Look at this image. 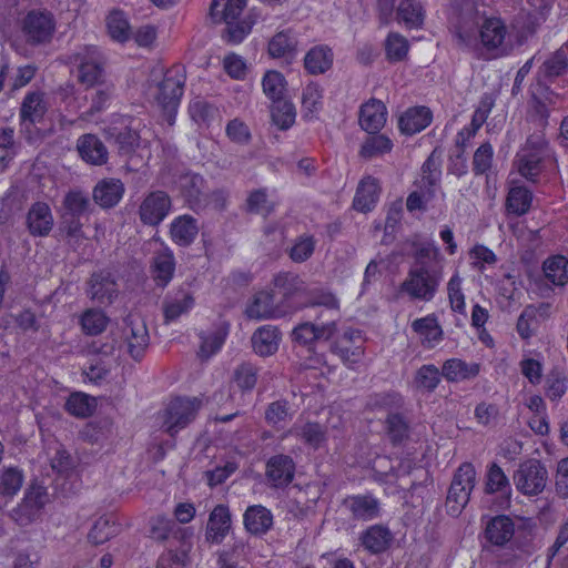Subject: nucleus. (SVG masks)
Masks as SVG:
<instances>
[{
	"mask_svg": "<svg viewBox=\"0 0 568 568\" xmlns=\"http://www.w3.org/2000/svg\"><path fill=\"white\" fill-rule=\"evenodd\" d=\"M394 540L390 529L382 524L368 526L359 535V541L363 548L371 555H381L386 552Z\"/></svg>",
	"mask_w": 568,
	"mask_h": 568,
	"instance_id": "obj_21",
	"label": "nucleus"
},
{
	"mask_svg": "<svg viewBox=\"0 0 568 568\" xmlns=\"http://www.w3.org/2000/svg\"><path fill=\"white\" fill-rule=\"evenodd\" d=\"M135 122L132 115L112 114L104 129L105 136L113 141L120 156L131 158L140 148L141 135Z\"/></svg>",
	"mask_w": 568,
	"mask_h": 568,
	"instance_id": "obj_7",
	"label": "nucleus"
},
{
	"mask_svg": "<svg viewBox=\"0 0 568 568\" xmlns=\"http://www.w3.org/2000/svg\"><path fill=\"white\" fill-rule=\"evenodd\" d=\"M258 369L251 363H242L233 373L232 382L244 394L251 393L257 383Z\"/></svg>",
	"mask_w": 568,
	"mask_h": 568,
	"instance_id": "obj_63",
	"label": "nucleus"
},
{
	"mask_svg": "<svg viewBox=\"0 0 568 568\" xmlns=\"http://www.w3.org/2000/svg\"><path fill=\"white\" fill-rule=\"evenodd\" d=\"M243 525L246 532L255 537L266 535L274 525L272 511L261 505H250L243 514Z\"/></svg>",
	"mask_w": 568,
	"mask_h": 568,
	"instance_id": "obj_22",
	"label": "nucleus"
},
{
	"mask_svg": "<svg viewBox=\"0 0 568 568\" xmlns=\"http://www.w3.org/2000/svg\"><path fill=\"white\" fill-rule=\"evenodd\" d=\"M195 304L193 293L190 290L179 287L170 292L163 301V316L165 323L176 321L183 314H187Z\"/></svg>",
	"mask_w": 568,
	"mask_h": 568,
	"instance_id": "obj_23",
	"label": "nucleus"
},
{
	"mask_svg": "<svg viewBox=\"0 0 568 568\" xmlns=\"http://www.w3.org/2000/svg\"><path fill=\"white\" fill-rule=\"evenodd\" d=\"M24 481L22 469L18 466H6L0 470V497L12 499Z\"/></svg>",
	"mask_w": 568,
	"mask_h": 568,
	"instance_id": "obj_51",
	"label": "nucleus"
},
{
	"mask_svg": "<svg viewBox=\"0 0 568 568\" xmlns=\"http://www.w3.org/2000/svg\"><path fill=\"white\" fill-rule=\"evenodd\" d=\"M311 305L316 311L315 317L322 315V320L333 321V323L337 325L339 318V301L332 292L321 291L314 294Z\"/></svg>",
	"mask_w": 568,
	"mask_h": 568,
	"instance_id": "obj_46",
	"label": "nucleus"
},
{
	"mask_svg": "<svg viewBox=\"0 0 568 568\" xmlns=\"http://www.w3.org/2000/svg\"><path fill=\"white\" fill-rule=\"evenodd\" d=\"M176 260L171 248L156 252L150 262V275L156 287L165 288L174 277Z\"/></svg>",
	"mask_w": 568,
	"mask_h": 568,
	"instance_id": "obj_19",
	"label": "nucleus"
},
{
	"mask_svg": "<svg viewBox=\"0 0 568 568\" xmlns=\"http://www.w3.org/2000/svg\"><path fill=\"white\" fill-rule=\"evenodd\" d=\"M197 234V220L190 214L179 215L170 224V237L178 246H190L195 241Z\"/></svg>",
	"mask_w": 568,
	"mask_h": 568,
	"instance_id": "obj_35",
	"label": "nucleus"
},
{
	"mask_svg": "<svg viewBox=\"0 0 568 568\" xmlns=\"http://www.w3.org/2000/svg\"><path fill=\"white\" fill-rule=\"evenodd\" d=\"M109 322L110 318L108 315L104 311L99 308H88L79 318L81 331L88 336H97L103 333L106 329Z\"/></svg>",
	"mask_w": 568,
	"mask_h": 568,
	"instance_id": "obj_52",
	"label": "nucleus"
},
{
	"mask_svg": "<svg viewBox=\"0 0 568 568\" xmlns=\"http://www.w3.org/2000/svg\"><path fill=\"white\" fill-rule=\"evenodd\" d=\"M230 327L229 322L220 321L212 331L199 334L201 343L197 355L201 359H209L222 349L230 334Z\"/></svg>",
	"mask_w": 568,
	"mask_h": 568,
	"instance_id": "obj_28",
	"label": "nucleus"
},
{
	"mask_svg": "<svg viewBox=\"0 0 568 568\" xmlns=\"http://www.w3.org/2000/svg\"><path fill=\"white\" fill-rule=\"evenodd\" d=\"M48 501V488L33 483L24 491L21 503L11 511L12 519L20 526H27L34 521L41 514Z\"/></svg>",
	"mask_w": 568,
	"mask_h": 568,
	"instance_id": "obj_11",
	"label": "nucleus"
},
{
	"mask_svg": "<svg viewBox=\"0 0 568 568\" xmlns=\"http://www.w3.org/2000/svg\"><path fill=\"white\" fill-rule=\"evenodd\" d=\"M476 484V469L465 462L456 469L446 497V510L450 517H458L467 506Z\"/></svg>",
	"mask_w": 568,
	"mask_h": 568,
	"instance_id": "obj_6",
	"label": "nucleus"
},
{
	"mask_svg": "<svg viewBox=\"0 0 568 568\" xmlns=\"http://www.w3.org/2000/svg\"><path fill=\"white\" fill-rule=\"evenodd\" d=\"M124 192L125 187L120 179L104 178L93 187L92 196L102 209H112L120 203Z\"/></svg>",
	"mask_w": 568,
	"mask_h": 568,
	"instance_id": "obj_26",
	"label": "nucleus"
},
{
	"mask_svg": "<svg viewBox=\"0 0 568 568\" xmlns=\"http://www.w3.org/2000/svg\"><path fill=\"white\" fill-rule=\"evenodd\" d=\"M333 64V51L326 45H316L304 58V68L311 74H322Z\"/></svg>",
	"mask_w": 568,
	"mask_h": 568,
	"instance_id": "obj_47",
	"label": "nucleus"
},
{
	"mask_svg": "<svg viewBox=\"0 0 568 568\" xmlns=\"http://www.w3.org/2000/svg\"><path fill=\"white\" fill-rule=\"evenodd\" d=\"M17 29L28 45H45L53 39L57 30V20L50 10L32 8L19 13Z\"/></svg>",
	"mask_w": 568,
	"mask_h": 568,
	"instance_id": "obj_2",
	"label": "nucleus"
},
{
	"mask_svg": "<svg viewBox=\"0 0 568 568\" xmlns=\"http://www.w3.org/2000/svg\"><path fill=\"white\" fill-rule=\"evenodd\" d=\"M365 343L366 338L361 329L346 327L334 337L331 351L347 368L355 369L365 355Z\"/></svg>",
	"mask_w": 568,
	"mask_h": 568,
	"instance_id": "obj_8",
	"label": "nucleus"
},
{
	"mask_svg": "<svg viewBox=\"0 0 568 568\" xmlns=\"http://www.w3.org/2000/svg\"><path fill=\"white\" fill-rule=\"evenodd\" d=\"M77 64L78 81L85 88H93L101 83L104 75L103 61L94 45H87L73 55Z\"/></svg>",
	"mask_w": 568,
	"mask_h": 568,
	"instance_id": "obj_12",
	"label": "nucleus"
},
{
	"mask_svg": "<svg viewBox=\"0 0 568 568\" xmlns=\"http://www.w3.org/2000/svg\"><path fill=\"white\" fill-rule=\"evenodd\" d=\"M189 114L192 121L199 126L209 128L216 119L220 118L219 108L202 98L192 100L189 104Z\"/></svg>",
	"mask_w": 568,
	"mask_h": 568,
	"instance_id": "obj_49",
	"label": "nucleus"
},
{
	"mask_svg": "<svg viewBox=\"0 0 568 568\" xmlns=\"http://www.w3.org/2000/svg\"><path fill=\"white\" fill-rule=\"evenodd\" d=\"M291 433L314 450L325 446L328 440L327 427L318 422L307 420L302 425L295 424Z\"/></svg>",
	"mask_w": 568,
	"mask_h": 568,
	"instance_id": "obj_37",
	"label": "nucleus"
},
{
	"mask_svg": "<svg viewBox=\"0 0 568 568\" xmlns=\"http://www.w3.org/2000/svg\"><path fill=\"white\" fill-rule=\"evenodd\" d=\"M480 373V364L457 357L446 359L442 365L443 377L449 383H458L475 378Z\"/></svg>",
	"mask_w": 568,
	"mask_h": 568,
	"instance_id": "obj_40",
	"label": "nucleus"
},
{
	"mask_svg": "<svg viewBox=\"0 0 568 568\" xmlns=\"http://www.w3.org/2000/svg\"><path fill=\"white\" fill-rule=\"evenodd\" d=\"M246 0H212L209 14L215 23L241 20Z\"/></svg>",
	"mask_w": 568,
	"mask_h": 568,
	"instance_id": "obj_43",
	"label": "nucleus"
},
{
	"mask_svg": "<svg viewBox=\"0 0 568 568\" xmlns=\"http://www.w3.org/2000/svg\"><path fill=\"white\" fill-rule=\"evenodd\" d=\"M532 203V192L524 186H511L507 193L505 207L508 214L521 216L528 213Z\"/></svg>",
	"mask_w": 568,
	"mask_h": 568,
	"instance_id": "obj_45",
	"label": "nucleus"
},
{
	"mask_svg": "<svg viewBox=\"0 0 568 568\" xmlns=\"http://www.w3.org/2000/svg\"><path fill=\"white\" fill-rule=\"evenodd\" d=\"M433 121L428 106L414 105L406 109L398 119V128L406 135H414L425 130Z\"/></svg>",
	"mask_w": 568,
	"mask_h": 568,
	"instance_id": "obj_29",
	"label": "nucleus"
},
{
	"mask_svg": "<svg viewBox=\"0 0 568 568\" xmlns=\"http://www.w3.org/2000/svg\"><path fill=\"white\" fill-rule=\"evenodd\" d=\"M105 27L110 38L118 43L131 39L132 31L128 14L121 9H112L105 18Z\"/></svg>",
	"mask_w": 568,
	"mask_h": 568,
	"instance_id": "obj_44",
	"label": "nucleus"
},
{
	"mask_svg": "<svg viewBox=\"0 0 568 568\" xmlns=\"http://www.w3.org/2000/svg\"><path fill=\"white\" fill-rule=\"evenodd\" d=\"M387 120L386 105L377 100L371 99L369 101L362 104L359 109L358 122L361 128L367 133L379 132Z\"/></svg>",
	"mask_w": 568,
	"mask_h": 568,
	"instance_id": "obj_32",
	"label": "nucleus"
},
{
	"mask_svg": "<svg viewBox=\"0 0 568 568\" xmlns=\"http://www.w3.org/2000/svg\"><path fill=\"white\" fill-rule=\"evenodd\" d=\"M567 392V376L562 368L554 367L545 381V395L551 402L560 400Z\"/></svg>",
	"mask_w": 568,
	"mask_h": 568,
	"instance_id": "obj_58",
	"label": "nucleus"
},
{
	"mask_svg": "<svg viewBox=\"0 0 568 568\" xmlns=\"http://www.w3.org/2000/svg\"><path fill=\"white\" fill-rule=\"evenodd\" d=\"M316 323L304 322L294 327L292 338L304 348L313 347L315 342L324 338L334 337L337 326L333 321L322 320V315L316 316Z\"/></svg>",
	"mask_w": 568,
	"mask_h": 568,
	"instance_id": "obj_15",
	"label": "nucleus"
},
{
	"mask_svg": "<svg viewBox=\"0 0 568 568\" xmlns=\"http://www.w3.org/2000/svg\"><path fill=\"white\" fill-rule=\"evenodd\" d=\"M205 183V179L199 173L187 172L179 178L180 195L192 211H199L206 205Z\"/></svg>",
	"mask_w": 568,
	"mask_h": 568,
	"instance_id": "obj_16",
	"label": "nucleus"
},
{
	"mask_svg": "<svg viewBox=\"0 0 568 568\" xmlns=\"http://www.w3.org/2000/svg\"><path fill=\"white\" fill-rule=\"evenodd\" d=\"M439 277L429 267H412L406 280L400 284V291L410 298L429 302L435 297Z\"/></svg>",
	"mask_w": 568,
	"mask_h": 568,
	"instance_id": "obj_10",
	"label": "nucleus"
},
{
	"mask_svg": "<svg viewBox=\"0 0 568 568\" xmlns=\"http://www.w3.org/2000/svg\"><path fill=\"white\" fill-rule=\"evenodd\" d=\"M247 317L255 320L281 318L287 314L281 304H275L273 291L262 290L254 294L246 306Z\"/></svg>",
	"mask_w": 568,
	"mask_h": 568,
	"instance_id": "obj_17",
	"label": "nucleus"
},
{
	"mask_svg": "<svg viewBox=\"0 0 568 568\" xmlns=\"http://www.w3.org/2000/svg\"><path fill=\"white\" fill-rule=\"evenodd\" d=\"M412 329L420 337L426 348L435 347L443 339V329L435 314L416 318L412 323Z\"/></svg>",
	"mask_w": 568,
	"mask_h": 568,
	"instance_id": "obj_41",
	"label": "nucleus"
},
{
	"mask_svg": "<svg viewBox=\"0 0 568 568\" xmlns=\"http://www.w3.org/2000/svg\"><path fill=\"white\" fill-rule=\"evenodd\" d=\"M384 47L386 59L390 63L404 61L410 49L408 40L398 32H389L385 39Z\"/></svg>",
	"mask_w": 568,
	"mask_h": 568,
	"instance_id": "obj_57",
	"label": "nucleus"
},
{
	"mask_svg": "<svg viewBox=\"0 0 568 568\" xmlns=\"http://www.w3.org/2000/svg\"><path fill=\"white\" fill-rule=\"evenodd\" d=\"M296 39L288 31H280L268 41V53L272 58L291 61L296 54Z\"/></svg>",
	"mask_w": 568,
	"mask_h": 568,
	"instance_id": "obj_48",
	"label": "nucleus"
},
{
	"mask_svg": "<svg viewBox=\"0 0 568 568\" xmlns=\"http://www.w3.org/2000/svg\"><path fill=\"white\" fill-rule=\"evenodd\" d=\"M550 156L549 144L541 135H530L516 154L517 172L528 182L536 183Z\"/></svg>",
	"mask_w": 568,
	"mask_h": 568,
	"instance_id": "obj_5",
	"label": "nucleus"
},
{
	"mask_svg": "<svg viewBox=\"0 0 568 568\" xmlns=\"http://www.w3.org/2000/svg\"><path fill=\"white\" fill-rule=\"evenodd\" d=\"M371 135L363 142L359 155L364 159H372L378 155L389 153L393 149L392 140L377 133H369Z\"/></svg>",
	"mask_w": 568,
	"mask_h": 568,
	"instance_id": "obj_60",
	"label": "nucleus"
},
{
	"mask_svg": "<svg viewBox=\"0 0 568 568\" xmlns=\"http://www.w3.org/2000/svg\"><path fill=\"white\" fill-rule=\"evenodd\" d=\"M296 473L294 459L286 454H275L265 463V478L270 487L284 489L288 487Z\"/></svg>",
	"mask_w": 568,
	"mask_h": 568,
	"instance_id": "obj_14",
	"label": "nucleus"
},
{
	"mask_svg": "<svg viewBox=\"0 0 568 568\" xmlns=\"http://www.w3.org/2000/svg\"><path fill=\"white\" fill-rule=\"evenodd\" d=\"M124 335L130 356L135 361H140L143 357L144 351L149 344L146 326L144 324H141L136 327L128 325L125 327Z\"/></svg>",
	"mask_w": 568,
	"mask_h": 568,
	"instance_id": "obj_53",
	"label": "nucleus"
},
{
	"mask_svg": "<svg viewBox=\"0 0 568 568\" xmlns=\"http://www.w3.org/2000/svg\"><path fill=\"white\" fill-rule=\"evenodd\" d=\"M185 83V65L174 63L164 71L162 80L156 84L155 100L170 125H173L175 122L178 110L184 95Z\"/></svg>",
	"mask_w": 568,
	"mask_h": 568,
	"instance_id": "obj_3",
	"label": "nucleus"
},
{
	"mask_svg": "<svg viewBox=\"0 0 568 568\" xmlns=\"http://www.w3.org/2000/svg\"><path fill=\"white\" fill-rule=\"evenodd\" d=\"M546 278L557 286L568 283V258L561 254L551 255L542 263Z\"/></svg>",
	"mask_w": 568,
	"mask_h": 568,
	"instance_id": "obj_50",
	"label": "nucleus"
},
{
	"mask_svg": "<svg viewBox=\"0 0 568 568\" xmlns=\"http://www.w3.org/2000/svg\"><path fill=\"white\" fill-rule=\"evenodd\" d=\"M120 530V524H118L111 517L102 516L92 526L88 534V540L92 545H102L115 536Z\"/></svg>",
	"mask_w": 568,
	"mask_h": 568,
	"instance_id": "obj_55",
	"label": "nucleus"
},
{
	"mask_svg": "<svg viewBox=\"0 0 568 568\" xmlns=\"http://www.w3.org/2000/svg\"><path fill=\"white\" fill-rule=\"evenodd\" d=\"M232 527L231 511L227 505H216L209 515L205 539L213 545H220L229 535Z\"/></svg>",
	"mask_w": 568,
	"mask_h": 568,
	"instance_id": "obj_18",
	"label": "nucleus"
},
{
	"mask_svg": "<svg viewBox=\"0 0 568 568\" xmlns=\"http://www.w3.org/2000/svg\"><path fill=\"white\" fill-rule=\"evenodd\" d=\"M171 207L172 200L165 191H151L139 206L140 221L144 225L158 226L169 215Z\"/></svg>",
	"mask_w": 568,
	"mask_h": 568,
	"instance_id": "obj_13",
	"label": "nucleus"
},
{
	"mask_svg": "<svg viewBox=\"0 0 568 568\" xmlns=\"http://www.w3.org/2000/svg\"><path fill=\"white\" fill-rule=\"evenodd\" d=\"M253 351L260 356H271L278 349L282 333L277 326L263 325L252 335Z\"/></svg>",
	"mask_w": 568,
	"mask_h": 568,
	"instance_id": "obj_38",
	"label": "nucleus"
},
{
	"mask_svg": "<svg viewBox=\"0 0 568 568\" xmlns=\"http://www.w3.org/2000/svg\"><path fill=\"white\" fill-rule=\"evenodd\" d=\"M415 267H429L443 261L440 248L434 240H413L410 242Z\"/></svg>",
	"mask_w": 568,
	"mask_h": 568,
	"instance_id": "obj_42",
	"label": "nucleus"
},
{
	"mask_svg": "<svg viewBox=\"0 0 568 568\" xmlns=\"http://www.w3.org/2000/svg\"><path fill=\"white\" fill-rule=\"evenodd\" d=\"M273 285L274 288L283 296L281 302L283 308L287 310V313L295 311L297 305L293 300L303 290V282L300 276L292 272H280L274 276Z\"/></svg>",
	"mask_w": 568,
	"mask_h": 568,
	"instance_id": "obj_31",
	"label": "nucleus"
},
{
	"mask_svg": "<svg viewBox=\"0 0 568 568\" xmlns=\"http://www.w3.org/2000/svg\"><path fill=\"white\" fill-rule=\"evenodd\" d=\"M379 192V184L375 178H363L353 199V209L362 213L371 212L378 202Z\"/></svg>",
	"mask_w": 568,
	"mask_h": 568,
	"instance_id": "obj_39",
	"label": "nucleus"
},
{
	"mask_svg": "<svg viewBox=\"0 0 568 568\" xmlns=\"http://www.w3.org/2000/svg\"><path fill=\"white\" fill-rule=\"evenodd\" d=\"M77 150L80 159L90 165L101 166L109 160L106 146L98 135L92 133L79 136Z\"/></svg>",
	"mask_w": 568,
	"mask_h": 568,
	"instance_id": "obj_24",
	"label": "nucleus"
},
{
	"mask_svg": "<svg viewBox=\"0 0 568 568\" xmlns=\"http://www.w3.org/2000/svg\"><path fill=\"white\" fill-rule=\"evenodd\" d=\"M442 179V160L437 150H434L424 161L420 175L414 181L415 190L406 199V209L413 213L426 211L427 204L435 197Z\"/></svg>",
	"mask_w": 568,
	"mask_h": 568,
	"instance_id": "obj_1",
	"label": "nucleus"
},
{
	"mask_svg": "<svg viewBox=\"0 0 568 568\" xmlns=\"http://www.w3.org/2000/svg\"><path fill=\"white\" fill-rule=\"evenodd\" d=\"M507 36V27L500 18L484 19L479 29V40L486 52L497 57Z\"/></svg>",
	"mask_w": 568,
	"mask_h": 568,
	"instance_id": "obj_20",
	"label": "nucleus"
},
{
	"mask_svg": "<svg viewBox=\"0 0 568 568\" xmlns=\"http://www.w3.org/2000/svg\"><path fill=\"white\" fill-rule=\"evenodd\" d=\"M395 19L406 30H420L426 19L425 7L420 0H399Z\"/></svg>",
	"mask_w": 568,
	"mask_h": 568,
	"instance_id": "obj_30",
	"label": "nucleus"
},
{
	"mask_svg": "<svg viewBox=\"0 0 568 568\" xmlns=\"http://www.w3.org/2000/svg\"><path fill=\"white\" fill-rule=\"evenodd\" d=\"M53 215L45 202H34L27 213V227L32 236H48L53 229Z\"/></svg>",
	"mask_w": 568,
	"mask_h": 568,
	"instance_id": "obj_27",
	"label": "nucleus"
},
{
	"mask_svg": "<svg viewBox=\"0 0 568 568\" xmlns=\"http://www.w3.org/2000/svg\"><path fill=\"white\" fill-rule=\"evenodd\" d=\"M323 108V89L316 82L307 83L302 91L304 116L314 118Z\"/></svg>",
	"mask_w": 568,
	"mask_h": 568,
	"instance_id": "obj_56",
	"label": "nucleus"
},
{
	"mask_svg": "<svg viewBox=\"0 0 568 568\" xmlns=\"http://www.w3.org/2000/svg\"><path fill=\"white\" fill-rule=\"evenodd\" d=\"M64 408L74 417L88 418L93 415L97 403L93 397L81 392H74L67 398Z\"/></svg>",
	"mask_w": 568,
	"mask_h": 568,
	"instance_id": "obj_54",
	"label": "nucleus"
},
{
	"mask_svg": "<svg viewBox=\"0 0 568 568\" xmlns=\"http://www.w3.org/2000/svg\"><path fill=\"white\" fill-rule=\"evenodd\" d=\"M515 528V523L508 515H496L486 524L485 539L493 546L505 547L511 541Z\"/></svg>",
	"mask_w": 568,
	"mask_h": 568,
	"instance_id": "obj_25",
	"label": "nucleus"
},
{
	"mask_svg": "<svg viewBox=\"0 0 568 568\" xmlns=\"http://www.w3.org/2000/svg\"><path fill=\"white\" fill-rule=\"evenodd\" d=\"M516 489L525 496H538L544 491L548 481L546 466L536 458L521 462L513 475Z\"/></svg>",
	"mask_w": 568,
	"mask_h": 568,
	"instance_id": "obj_9",
	"label": "nucleus"
},
{
	"mask_svg": "<svg viewBox=\"0 0 568 568\" xmlns=\"http://www.w3.org/2000/svg\"><path fill=\"white\" fill-rule=\"evenodd\" d=\"M47 112L48 103L44 92L30 91L22 100L19 118L22 124L34 125L44 119Z\"/></svg>",
	"mask_w": 568,
	"mask_h": 568,
	"instance_id": "obj_34",
	"label": "nucleus"
},
{
	"mask_svg": "<svg viewBox=\"0 0 568 568\" xmlns=\"http://www.w3.org/2000/svg\"><path fill=\"white\" fill-rule=\"evenodd\" d=\"M315 247V236L304 233L294 240L292 246L288 250V256L295 263H303L313 255Z\"/></svg>",
	"mask_w": 568,
	"mask_h": 568,
	"instance_id": "obj_64",
	"label": "nucleus"
},
{
	"mask_svg": "<svg viewBox=\"0 0 568 568\" xmlns=\"http://www.w3.org/2000/svg\"><path fill=\"white\" fill-rule=\"evenodd\" d=\"M88 294L98 303H112L118 296V285L109 272H95L89 282Z\"/></svg>",
	"mask_w": 568,
	"mask_h": 568,
	"instance_id": "obj_36",
	"label": "nucleus"
},
{
	"mask_svg": "<svg viewBox=\"0 0 568 568\" xmlns=\"http://www.w3.org/2000/svg\"><path fill=\"white\" fill-rule=\"evenodd\" d=\"M344 505L351 511L353 518L357 520H373L381 514V503L372 494L347 496Z\"/></svg>",
	"mask_w": 568,
	"mask_h": 568,
	"instance_id": "obj_33",
	"label": "nucleus"
},
{
	"mask_svg": "<svg viewBox=\"0 0 568 568\" xmlns=\"http://www.w3.org/2000/svg\"><path fill=\"white\" fill-rule=\"evenodd\" d=\"M286 84L284 75L276 70L266 71L262 79L263 92L273 102L283 100Z\"/></svg>",
	"mask_w": 568,
	"mask_h": 568,
	"instance_id": "obj_61",
	"label": "nucleus"
},
{
	"mask_svg": "<svg viewBox=\"0 0 568 568\" xmlns=\"http://www.w3.org/2000/svg\"><path fill=\"white\" fill-rule=\"evenodd\" d=\"M386 434L390 443L396 446L400 445L409 436V424L399 413H390L385 420Z\"/></svg>",
	"mask_w": 568,
	"mask_h": 568,
	"instance_id": "obj_59",
	"label": "nucleus"
},
{
	"mask_svg": "<svg viewBox=\"0 0 568 568\" xmlns=\"http://www.w3.org/2000/svg\"><path fill=\"white\" fill-rule=\"evenodd\" d=\"M202 404V399L197 396L176 395L171 397L165 407L159 413L161 428L174 438L196 418Z\"/></svg>",
	"mask_w": 568,
	"mask_h": 568,
	"instance_id": "obj_4",
	"label": "nucleus"
},
{
	"mask_svg": "<svg viewBox=\"0 0 568 568\" xmlns=\"http://www.w3.org/2000/svg\"><path fill=\"white\" fill-rule=\"evenodd\" d=\"M442 377V369L434 364H424L416 371L414 383L418 389L433 393L438 387Z\"/></svg>",
	"mask_w": 568,
	"mask_h": 568,
	"instance_id": "obj_62",
	"label": "nucleus"
}]
</instances>
